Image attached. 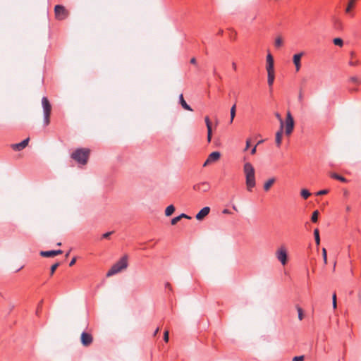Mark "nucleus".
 <instances>
[{
    "instance_id": "obj_1",
    "label": "nucleus",
    "mask_w": 361,
    "mask_h": 361,
    "mask_svg": "<svg viewBox=\"0 0 361 361\" xmlns=\"http://www.w3.org/2000/svg\"><path fill=\"white\" fill-rule=\"evenodd\" d=\"M243 171L245 175L247 189L252 192L256 185L255 169L250 162H247L244 164Z\"/></svg>"
},
{
    "instance_id": "obj_2",
    "label": "nucleus",
    "mask_w": 361,
    "mask_h": 361,
    "mask_svg": "<svg viewBox=\"0 0 361 361\" xmlns=\"http://www.w3.org/2000/svg\"><path fill=\"white\" fill-rule=\"evenodd\" d=\"M90 150L87 148L76 149L72 154L71 158L76 161L78 164L85 165L87 163Z\"/></svg>"
},
{
    "instance_id": "obj_3",
    "label": "nucleus",
    "mask_w": 361,
    "mask_h": 361,
    "mask_svg": "<svg viewBox=\"0 0 361 361\" xmlns=\"http://www.w3.org/2000/svg\"><path fill=\"white\" fill-rule=\"evenodd\" d=\"M128 267V257L125 255L122 257L116 263H115L111 268L108 271L106 276H111Z\"/></svg>"
},
{
    "instance_id": "obj_4",
    "label": "nucleus",
    "mask_w": 361,
    "mask_h": 361,
    "mask_svg": "<svg viewBox=\"0 0 361 361\" xmlns=\"http://www.w3.org/2000/svg\"><path fill=\"white\" fill-rule=\"evenodd\" d=\"M42 105L44 112V126H47L50 123V115L51 111V105L47 97H42Z\"/></svg>"
},
{
    "instance_id": "obj_5",
    "label": "nucleus",
    "mask_w": 361,
    "mask_h": 361,
    "mask_svg": "<svg viewBox=\"0 0 361 361\" xmlns=\"http://www.w3.org/2000/svg\"><path fill=\"white\" fill-rule=\"evenodd\" d=\"M285 133L287 135H289L292 133L294 129V119L290 111H288L286 114V118L285 121Z\"/></svg>"
},
{
    "instance_id": "obj_6",
    "label": "nucleus",
    "mask_w": 361,
    "mask_h": 361,
    "mask_svg": "<svg viewBox=\"0 0 361 361\" xmlns=\"http://www.w3.org/2000/svg\"><path fill=\"white\" fill-rule=\"evenodd\" d=\"M55 17L57 20H62L68 16V11L62 5H56L54 7Z\"/></svg>"
},
{
    "instance_id": "obj_7",
    "label": "nucleus",
    "mask_w": 361,
    "mask_h": 361,
    "mask_svg": "<svg viewBox=\"0 0 361 361\" xmlns=\"http://www.w3.org/2000/svg\"><path fill=\"white\" fill-rule=\"evenodd\" d=\"M278 260L283 264L286 265L288 262V253L285 247L281 246L276 252Z\"/></svg>"
},
{
    "instance_id": "obj_8",
    "label": "nucleus",
    "mask_w": 361,
    "mask_h": 361,
    "mask_svg": "<svg viewBox=\"0 0 361 361\" xmlns=\"http://www.w3.org/2000/svg\"><path fill=\"white\" fill-rule=\"evenodd\" d=\"M80 341L82 345L87 347L93 342V337L91 334L83 331L81 334Z\"/></svg>"
},
{
    "instance_id": "obj_9",
    "label": "nucleus",
    "mask_w": 361,
    "mask_h": 361,
    "mask_svg": "<svg viewBox=\"0 0 361 361\" xmlns=\"http://www.w3.org/2000/svg\"><path fill=\"white\" fill-rule=\"evenodd\" d=\"M193 189L198 192H205L210 189V185L207 182H202L194 185Z\"/></svg>"
},
{
    "instance_id": "obj_10",
    "label": "nucleus",
    "mask_w": 361,
    "mask_h": 361,
    "mask_svg": "<svg viewBox=\"0 0 361 361\" xmlns=\"http://www.w3.org/2000/svg\"><path fill=\"white\" fill-rule=\"evenodd\" d=\"M303 55H304L303 51H301L300 53H298V54H295L293 55V61L295 66L296 71H299L301 68L300 61H301V58L302 57Z\"/></svg>"
},
{
    "instance_id": "obj_11",
    "label": "nucleus",
    "mask_w": 361,
    "mask_h": 361,
    "mask_svg": "<svg viewBox=\"0 0 361 361\" xmlns=\"http://www.w3.org/2000/svg\"><path fill=\"white\" fill-rule=\"evenodd\" d=\"M220 157H221L220 152H212L209 155V157L207 159V160L205 161V162L204 163L203 166H206L209 164H210L212 162H214V161L219 160Z\"/></svg>"
},
{
    "instance_id": "obj_12",
    "label": "nucleus",
    "mask_w": 361,
    "mask_h": 361,
    "mask_svg": "<svg viewBox=\"0 0 361 361\" xmlns=\"http://www.w3.org/2000/svg\"><path fill=\"white\" fill-rule=\"evenodd\" d=\"M283 127H284V121H281V125L280 126V129L276 133V138H275V142H276V144L278 147H279L281 145Z\"/></svg>"
},
{
    "instance_id": "obj_13",
    "label": "nucleus",
    "mask_w": 361,
    "mask_h": 361,
    "mask_svg": "<svg viewBox=\"0 0 361 361\" xmlns=\"http://www.w3.org/2000/svg\"><path fill=\"white\" fill-rule=\"evenodd\" d=\"M266 69L267 72L274 71V62L272 55L269 53L267 56V66Z\"/></svg>"
},
{
    "instance_id": "obj_14",
    "label": "nucleus",
    "mask_w": 361,
    "mask_h": 361,
    "mask_svg": "<svg viewBox=\"0 0 361 361\" xmlns=\"http://www.w3.org/2000/svg\"><path fill=\"white\" fill-rule=\"evenodd\" d=\"M29 138H26L19 143L12 145V148L16 151H21L27 146Z\"/></svg>"
},
{
    "instance_id": "obj_15",
    "label": "nucleus",
    "mask_w": 361,
    "mask_h": 361,
    "mask_svg": "<svg viewBox=\"0 0 361 361\" xmlns=\"http://www.w3.org/2000/svg\"><path fill=\"white\" fill-rule=\"evenodd\" d=\"M209 212L210 208L204 207L196 214L195 217L197 220L201 221L209 214Z\"/></svg>"
},
{
    "instance_id": "obj_16",
    "label": "nucleus",
    "mask_w": 361,
    "mask_h": 361,
    "mask_svg": "<svg viewBox=\"0 0 361 361\" xmlns=\"http://www.w3.org/2000/svg\"><path fill=\"white\" fill-rule=\"evenodd\" d=\"M205 124L207 128V141L209 142H211L212 136V123L208 116L204 118Z\"/></svg>"
},
{
    "instance_id": "obj_17",
    "label": "nucleus",
    "mask_w": 361,
    "mask_h": 361,
    "mask_svg": "<svg viewBox=\"0 0 361 361\" xmlns=\"http://www.w3.org/2000/svg\"><path fill=\"white\" fill-rule=\"evenodd\" d=\"M179 102H180V104L181 106H182L184 109L188 110V111H192V108L190 107V105H188V104H187V102L185 101V99H184L183 96V94H180V96H179Z\"/></svg>"
},
{
    "instance_id": "obj_18",
    "label": "nucleus",
    "mask_w": 361,
    "mask_h": 361,
    "mask_svg": "<svg viewBox=\"0 0 361 361\" xmlns=\"http://www.w3.org/2000/svg\"><path fill=\"white\" fill-rule=\"evenodd\" d=\"M275 78L274 71L267 72V82L269 87H271Z\"/></svg>"
},
{
    "instance_id": "obj_19",
    "label": "nucleus",
    "mask_w": 361,
    "mask_h": 361,
    "mask_svg": "<svg viewBox=\"0 0 361 361\" xmlns=\"http://www.w3.org/2000/svg\"><path fill=\"white\" fill-rule=\"evenodd\" d=\"M330 176H331V178H332L334 179H336V180H340L342 183H347L348 182V180L345 177H343V176H341V175H339V174H338L336 173H331L330 174Z\"/></svg>"
},
{
    "instance_id": "obj_20",
    "label": "nucleus",
    "mask_w": 361,
    "mask_h": 361,
    "mask_svg": "<svg viewBox=\"0 0 361 361\" xmlns=\"http://www.w3.org/2000/svg\"><path fill=\"white\" fill-rule=\"evenodd\" d=\"M276 179L274 178H269L267 181H266L264 184V190L265 191L269 190L271 185L275 183Z\"/></svg>"
},
{
    "instance_id": "obj_21",
    "label": "nucleus",
    "mask_w": 361,
    "mask_h": 361,
    "mask_svg": "<svg viewBox=\"0 0 361 361\" xmlns=\"http://www.w3.org/2000/svg\"><path fill=\"white\" fill-rule=\"evenodd\" d=\"M40 255L43 257H53L54 256V250H49V251H41Z\"/></svg>"
},
{
    "instance_id": "obj_22",
    "label": "nucleus",
    "mask_w": 361,
    "mask_h": 361,
    "mask_svg": "<svg viewBox=\"0 0 361 361\" xmlns=\"http://www.w3.org/2000/svg\"><path fill=\"white\" fill-rule=\"evenodd\" d=\"M175 211V207L173 204L168 206L165 210V214L166 216H171Z\"/></svg>"
},
{
    "instance_id": "obj_23",
    "label": "nucleus",
    "mask_w": 361,
    "mask_h": 361,
    "mask_svg": "<svg viewBox=\"0 0 361 361\" xmlns=\"http://www.w3.org/2000/svg\"><path fill=\"white\" fill-rule=\"evenodd\" d=\"M235 112H236V105L235 104H233L231 109V111H230V114H231V120H230V123H232L233 121V119L235 116Z\"/></svg>"
},
{
    "instance_id": "obj_24",
    "label": "nucleus",
    "mask_w": 361,
    "mask_h": 361,
    "mask_svg": "<svg viewBox=\"0 0 361 361\" xmlns=\"http://www.w3.org/2000/svg\"><path fill=\"white\" fill-rule=\"evenodd\" d=\"M314 240H315L316 244L317 245H319L320 244V236H319V232L318 228L314 229Z\"/></svg>"
},
{
    "instance_id": "obj_25",
    "label": "nucleus",
    "mask_w": 361,
    "mask_h": 361,
    "mask_svg": "<svg viewBox=\"0 0 361 361\" xmlns=\"http://www.w3.org/2000/svg\"><path fill=\"white\" fill-rule=\"evenodd\" d=\"M296 307V310L298 311V319L299 320H302L303 318H304V314H303V310L299 306V305H296L295 306Z\"/></svg>"
},
{
    "instance_id": "obj_26",
    "label": "nucleus",
    "mask_w": 361,
    "mask_h": 361,
    "mask_svg": "<svg viewBox=\"0 0 361 361\" xmlns=\"http://www.w3.org/2000/svg\"><path fill=\"white\" fill-rule=\"evenodd\" d=\"M283 45V39L281 37L276 38L274 42V46L276 48H280Z\"/></svg>"
},
{
    "instance_id": "obj_27",
    "label": "nucleus",
    "mask_w": 361,
    "mask_h": 361,
    "mask_svg": "<svg viewBox=\"0 0 361 361\" xmlns=\"http://www.w3.org/2000/svg\"><path fill=\"white\" fill-rule=\"evenodd\" d=\"M356 0H350L348 4V6L345 8V12L346 13H350L353 8V7L354 6V3Z\"/></svg>"
},
{
    "instance_id": "obj_28",
    "label": "nucleus",
    "mask_w": 361,
    "mask_h": 361,
    "mask_svg": "<svg viewBox=\"0 0 361 361\" xmlns=\"http://www.w3.org/2000/svg\"><path fill=\"white\" fill-rule=\"evenodd\" d=\"M300 194H301V196L305 200H307L311 195V193L307 189H302L300 192Z\"/></svg>"
},
{
    "instance_id": "obj_29",
    "label": "nucleus",
    "mask_w": 361,
    "mask_h": 361,
    "mask_svg": "<svg viewBox=\"0 0 361 361\" xmlns=\"http://www.w3.org/2000/svg\"><path fill=\"white\" fill-rule=\"evenodd\" d=\"M333 42L335 45L338 46L340 47H343V41L341 38L337 37L333 39Z\"/></svg>"
},
{
    "instance_id": "obj_30",
    "label": "nucleus",
    "mask_w": 361,
    "mask_h": 361,
    "mask_svg": "<svg viewBox=\"0 0 361 361\" xmlns=\"http://www.w3.org/2000/svg\"><path fill=\"white\" fill-rule=\"evenodd\" d=\"M319 212L318 210H315L313 212L312 214V217H311V221L313 222V223H316L318 220V216H319Z\"/></svg>"
},
{
    "instance_id": "obj_31",
    "label": "nucleus",
    "mask_w": 361,
    "mask_h": 361,
    "mask_svg": "<svg viewBox=\"0 0 361 361\" xmlns=\"http://www.w3.org/2000/svg\"><path fill=\"white\" fill-rule=\"evenodd\" d=\"M334 26L336 29H341L342 28V22L339 19H335L334 20Z\"/></svg>"
},
{
    "instance_id": "obj_32",
    "label": "nucleus",
    "mask_w": 361,
    "mask_h": 361,
    "mask_svg": "<svg viewBox=\"0 0 361 361\" xmlns=\"http://www.w3.org/2000/svg\"><path fill=\"white\" fill-rule=\"evenodd\" d=\"M59 266V263L57 262V263L54 264L51 267V268H50V275L51 276H52L54 274L56 269L58 268Z\"/></svg>"
},
{
    "instance_id": "obj_33",
    "label": "nucleus",
    "mask_w": 361,
    "mask_h": 361,
    "mask_svg": "<svg viewBox=\"0 0 361 361\" xmlns=\"http://www.w3.org/2000/svg\"><path fill=\"white\" fill-rule=\"evenodd\" d=\"M322 256H323L324 264H326L327 263V252H326V250L325 248L322 249Z\"/></svg>"
},
{
    "instance_id": "obj_34",
    "label": "nucleus",
    "mask_w": 361,
    "mask_h": 361,
    "mask_svg": "<svg viewBox=\"0 0 361 361\" xmlns=\"http://www.w3.org/2000/svg\"><path fill=\"white\" fill-rule=\"evenodd\" d=\"M350 81L356 85L360 84V80L357 77L353 76L350 78Z\"/></svg>"
},
{
    "instance_id": "obj_35",
    "label": "nucleus",
    "mask_w": 361,
    "mask_h": 361,
    "mask_svg": "<svg viewBox=\"0 0 361 361\" xmlns=\"http://www.w3.org/2000/svg\"><path fill=\"white\" fill-rule=\"evenodd\" d=\"M305 356L300 355V356H295L293 358L292 361H304Z\"/></svg>"
},
{
    "instance_id": "obj_36",
    "label": "nucleus",
    "mask_w": 361,
    "mask_h": 361,
    "mask_svg": "<svg viewBox=\"0 0 361 361\" xmlns=\"http://www.w3.org/2000/svg\"><path fill=\"white\" fill-rule=\"evenodd\" d=\"M332 300H333V307L334 309H336L337 307V302H336V293H334L333 296H332Z\"/></svg>"
},
{
    "instance_id": "obj_37",
    "label": "nucleus",
    "mask_w": 361,
    "mask_h": 361,
    "mask_svg": "<svg viewBox=\"0 0 361 361\" xmlns=\"http://www.w3.org/2000/svg\"><path fill=\"white\" fill-rule=\"evenodd\" d=\"M180 219H180V216H176V217H175V218L172 219H171V224H172V225H175V224H177V223H178Z\"/></svg>"
},
{
    "instance_id": "obj_38",
    "label": "nucleus",
    "mask_w": 361,
    "mask_h": 361,
    "mask_svg": "<svg viewBox=\"0 0 361 361\" xmlns=\"http://www.w3.org/2000/svg\"><path fill=\"white\" fill-rule=\"evenodd\" d=\"M328 192H329V190L326 189H324V190H319V192H317V195H323L327 194Z\"/></svg>"
},
{
    "instance_id": "obj_39",
    "label": "nucleus",
    "mask_w": 361,
    "mask_h": 361,
    "mask_svg": "<svg viewBox=\"0 0 361 361\" xmlns=\"http://www.w3.org/2000/svg\"><path fill=\"white\" fill-rule=\"evenodd\" d=\"M113 233V231L105 233L102 235V238H109V236Z\"/></svg>"
},
{
    "instance_id": "obj_40",
    "label": "nucleus",
    "mask_w": 361,
    "mask_h": 361,
    "mask_svg": "<svg viewBox=\"0 0 361 361\" xmlns=\"http://www.w3.org/2000/svg\"><path fill=\"white\" fill-rule=\"evenodd\" d=\"M164 340L165 342H168L169 341V331H164Z\"/></svg>"
},
{
    "instance_id": "obj_41",
    "label": "nucleus",
    "mask_w": 361,
    "mask_h": 361,
    "mask_svg": "<svg viewBox=\"0 0 361 361\" xmlns=\"http://www.w3.org/2000/svg\"><path fill=\"white\" fill-rule=\"evenodd\" d=\"M302 99H303V94H302V91L300 90V93H299V95H298V101H299L300 102H302Z\"/></svg>"
},
{
    "instance_id": "obj_42",
    "label": "nucleus",
    "mask_w": 361,
    "mask_h": 361,
    "mask_svg": "<svg viewBox=\"0 0 361 361\" xmlns=\"http://www.w3.org/2000/svg\"><path fill=\"white\" fill-rule=\"evenodd\" d=\"M75 262H76V258H75V257H73V258L71 259V261L70 262V263H69V266H70V267L73 266V265L75 264Z\"/></svg>"
},
{
    "instance_id": "obj_43",
    "label": "nucleus",
    "mask_w": 361,
    "mask_h": 361,
    "mask_svg": "<svg viewBox=\"0 0 361 361\" xmlns=\"http://www.w3.org/2000/svg\"><path fill=\"white\" fill-rule=\"evenodd\" d=\"M179 216H180V219H182V218H185V219H191L190 216H188L185 214H181Z\"/></svg>"
},
{
    "instance_id": "obj_44",
    "label": "nucleus",
    "mask_w": 361,
    "mask_h": 361,
    "mask_svg": "<svg viewBox=\"0 0 361 361\" xmlns=\"http://www.w3.org/2000/svg\"><path fill=\"white\" fill-rule=\"evenodd\" d=\"M54 256H56L58 255L62 254L63 252L61 250H54Z\"/></svg>"
},
{
    "instance_id": "obj_45",
    "label": "nucleus",
    "mask_w": 361,
    "mask_h": 361,
    "mask_svg": "<svg viewBox=\"0 0 361 361\" xmlns=\"http://www.w3.org/2000/svg\"><path fill=\"white\" fill-rule=\"evenodd\" d=\"M276 116L279 120L280 126H281V121H283V119L281 118V116H280V114L279 113L276 114Z\"/></svg>"
},
{
    "instance_id": "obj_46",
    "label": "nucleus",
    "mask_w": 361,
    "mask_h": 361,
    "mask_svg": "<svg viewBox=\"0 0 361 361\" xmlns=\"http://www.w3.org/2000/svg\"><path fill=\"white\" fill-rule=\"evenodd\" d=\"M250 139H247L246 140V147H245V150H247L249 147H250Z\"/></svg>"
},
{
    "instance_id": "obj_47",
    "label": "nucleus",
    "mask_w": 361,
    "mask_h": 361,
    "mask_svg": "<svg viewBox=\"0 0 361 361\" xmlns=\"http://www.w3.org/2000/svg\"><path fill=\"white\" fill-rule=\"evenodd\" d=\"M165 288H168L169 290H172L171 285L169 283H168V282L166 283Z\"/></svg>"
},
{
    "instance_id": "obj_48",
    "label": "nucleus",
    "mask_w": 361,
    "mask_h": 361,
    "mask_svg": "<svg viewBox=\"0 0 361 361\" xmlns=\"http://www.w3.org/2000/svg\"><path fill=\"white\" fill-rule=\"evenodd\" d=\"M256 150H257V146H255L252 149H251V154H255L256 153Z\"/></svg>"
},
{
    "instance_id": "obj_49",
    "label": "nucleus",
    "mask_w": 361,
    "mask_h": 361,
    "mask_svg": "<svg viewBox=\"0 0 361 361\" xmlns=\"http://www.w3.org/2000/svg\"><path fill=\"white\" fill-rule=\"evenodd\" d=\"M190 63H192V64H195V63H196V59H195V58H194V57H193V58H192V59H190Z\"/></svg>"
},
{
    "instance_id": "obj_50",
    "label": "nucleus",
    "mask_w": 361,
    "mask_h": 361,
    "mask_svg": "<svg viewBox=\"0 0 361 361\" xmlns=\"http://www.w3.org/2000/svg\"><path fill=\"white\" fill-rule=\"evenodd\" d=\"M349 64H350V66H356V65L357 64V61H355V62H354V61H350V62H349Z\"/></svg>"
},
{
    "instance_id": "obj_51",
    "label": "nucleus",
    "mask_w": 361,
    "mask_h": 361,
    "mask_svg": "<svg viewBox=\"0 0 361 361\" xmlns=\"http://www.w3.org/2000/svg\"><path fill=\"white\" fill-rule=\"evenodd\" d=\"M232 68L234 71H236L237 69V66H236V63L235 62H233L232 63Z\"/></svg>"
},
{
    "instance_id": "obj_52",
    "label": "nucleus",
    "mask_w": 361,
    "mask_h": 361,
    "mask_svg": "<svg viewBox=\"0 0 361 361\" xmlns=\"http://www.w3.org/2000/svg\"><path fill=\"white\" fill-rule=\"evenodd\" d=\"M159 331V328L158 327V328H157V329L155 330V331H154V336H156Z\"/></svg>"
},
{
    "instance_id": "obj_53",
    "label": "nucleus",
    "mask_w": 361,
    "mask_h": 361,
    "mask_svg": "<svg viewBox=\"0 0 361 361\" xmlns=\"http://www.w3.org/2000/svg\"><path fill=\"white\" fill-rule=\"evenodd\" d=\"M223 213H224V214H229L230 212H229V211H228V209H225L223 211Z\"/></svg>"
},
{
    "instance_id": "obj_54",
    "label": "nucleus",
    "mask_w": 361,
    "mask_h": 361,
    "mask_svg": "<svg viewBox=\"0 0 361 361\" xmlns=\"http://www.w3.org/2000/svg\"><path fill=\"white\" fill-rule=\"evenodd\" d=\"M350 209H351V208H350V206H347V207H346V211H347V212H350Z\"/></svg>"
},
{
    "instance_id": "obj_55",
    "label": "nucleus",
    "mask_w": 361,
    "mask_h": 361,
    "mask_svg": "<svg viewBox=\"0 0 361 361\" xmlns=\"http://www.w3.org/2000/svg\"><path fill=\"white\" fill-rule=\"evenodd\" d=\"M223 32H224L223 30H221H221H219V31L218 34H219V35H222V34H223Z\"/></svg>"
},
{
    "instance_id": "obj_56",
    "label": "nucleus",
    "mask_w": 361,
    "mask_h": 361,
    "mask_svg": "<svg viewBox=\"0 0 361 361\" xmlns=\"http://www.w3.org/2000/svg\"><path fill=\"white\" fill-rule=\"evenodd\" d=\"M232 207L234 210L238 211L237 207L235 205H233Z\"/></svg>"
},
{
    "instance_id": "obj_57",
    "label": "nucleus",
    "mask_w": 361,
    "mask_h": 361,
    "mask_svg": "<svg viewBox=\"0 0 361 361\" xmlns=\"http://www.w3.org/2000/svg\"><path fill=\"white\" fill-rule=\"evenodd\" d=\"M233 39H235V37L234 35H231V36H230V38L233 39Z\"/></svg>"
},
{
    "instance_id": "obj_58",
    "label": "nucleus",
    "mask_w": 361,
    "mask_h": 361,
    "mask_svg": "<svg viewBox=\"0 0 361 361\" xmlns=\"http://www.w3.org/2000/svg\"><path fill=\"white\" fill-rule=\"evenodd\" d=\"M233 39H235V37L234 35H231V36H230V38L233 39Z\"/></svg>"
},
{
    "instance_id": "obj_59",
    "label": "nucleus",
    "mask_w": 361,
    "mask_h": 361,
    "mask_svg": "<svg viewBox=\"0 0 361 361\" xmlns=\"http://www.w3.org/2000/svg\"><path fill=\"white\" fill-rule=\"evenodd\" d=\"M335 267H336V262L334 263V270H335Z\"/></svg>"
},
{
    "instance_id": "obj_60",
    "label": "nucleus",
    "mask_w": 361,
    "mask_h": 361,
    "mask_svg": "<svg viewBox=\"0 0 361 361\" xmlns=\"http://www.w3.org/2000/svg\"><path fill=\"white\" fill-rule=\"evenodd\" d=\"M351 91H356V89H352Z\"/></svg>"
}]
</instances>
